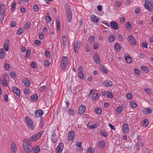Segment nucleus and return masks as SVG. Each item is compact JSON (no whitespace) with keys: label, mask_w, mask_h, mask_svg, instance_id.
Listing matches in <instances>:
<instances>
[{"label":"nucleus","mask_w":153,"mask_h":153,"mask_svg":"<svg viewBox=\"0 0 153 153\" xmlns=\"http://www.w3.org/2000/svg\"><path fill=\"white\" fill-rule=\"evenodd\" d=\"M30 141V140L25 139L23 141V147L25 152L27 153H31L33 150V147H32Z\"/></svg>","instance_id":"1"},{"label":"nucleus","mask_w":153,"mask_h":153,"mask_svg":"<svg viewBox=\"0 0 153 153\" xmlns=\"http://www.w3.org/2000/svg\"><path fill=\"white\" fill-rule=\"evenodd\" d=\"M65 10L67 20L69 22H71L72 19V12L69 4L67 3L66 4Z\"/></svg>","instance_id":"2"},{"label":"nucleus","mask_w":153,"mask_h":153,"mask_svg":"<svg viewBox=\"0 0 153 153\" xmlns=\"http://www.w3.org/2000/svg\"><path fill=\"white\" fill-rule=\"evenodd\" d=\"M6 7L4 4H0V23L2 24L4 18Z\"/></svg>","instance_id":"3"},{"label":"nucleus","mask_w":153,"mask_h":153,"mask_svg":"<svg viewBox=\"0 0 153 153\" xmlns=\"http://www.w3.org/2000/svg\"><path fill=\"white\" fill-rule=\"evenodd\" d=\"M43 132L42 131H40L37 132L30 137L29 138V140L31 142H36L41 137Z\"/></svg>","instance_id":"4"},{"label":"nucleus","mask_w":153,"mask_h":153,"mask_svg":"<svg viewBox=\"0 0 153 153\" xmlns=\"http://www.w3.org/2000/svg\"><path fill=\"white\" fill-rule=\"evenodd\" d=\"M145 4L144 5V7L150 12H152L153 9L149 6L150 5L153 9V1H150L149 0H145Z\"/></svg>","instance_id":"5"},{"label":"nucleus","mask_w":153,"mask_h":153,"mask_svg":"<svg viewBox=\"0 0 153 153\" xmlns=\"http://www.w3.org/2000/svg\"><path fill=\"white\" fill-rule=\"evenodd\" d=\"M25 122L28 127L31 130L33 129L34 128V125L32 120L26 116L25 117Z\"/></svg>","instance_id":"6"},{"label":"nucleus","mask_w":153,"mask_h":153,"mask_svg":"<svg viewBox=\"0 0 153 153\" xmlns=\"http://www.w3.org/2000/svg\"><path fill=\"white\" fill-rule=\"evenodd\" d=\"M68 64V59L67 57L63 56L61 62V66L62 68L65 70Z\"/></svg>","instance_id":"7"},{"label":"nucleus","mask_w":153,"mask_h":153,"mask_svg":"<svg viewBox=\"0 0 153 153\" xmlns=\"http://www.w3.org/2000/svg\"><path fill=\"white\" fill-rule=\"evenodd\" d=\"M63 148V144L62 143H60L56 149L55 153H61Z\"/></svg>","instance_id":"8"},{"label":"nucleus","mask_w":153,"mask_h":153,"mask_svg":"<svg viewBox=\"0 0 153 153\" xmlns=\"http://www.w3.org/2000/svg\"><path fill=\"white\" fill-rule=\"evenodd\" d=\"M110 26L111 28L116 30L118 29V25L117 23L115 21H111L110 23Z\"/></svg>","instance_id":"9"},{"label":"nucleus","mask_w":153,"mask_h":153,"mask_svg":"<svg viewBox=\"0 0 153 153\" xmlns=\"http://www.w3.org/2000/svg\"><path fill=\"white\" fill-rule=\"evenodd\" d=\"M128 39L129 42L131 45H135L136 44L135 39L132 35H130L128 37Z\"/></svg>","instance_id":"10"},{"label":"nucleus","mask_w":153,"mask_h":153,"mask_svg":"<svg viewBox=\"0 0 153 153\" xmlns=\"http://www.w3.org/2000/svg\"><path fill=\"white\" fill-rule=\"evenodd\" d=\"M75 135L74 132L73 131H71L69 133L68 137V140H73Z\"/></svg>","instance_id":"11"},{"label":"nucleus","mask_w":153,"mask_h":153,"mask_svg":"<svg viewBox=\"0 0 153 153\" xmlns=\"http://www.w3.org/2000/svg\"><path fill=\"white\" fill-rule=\"evenodd\" d=\"M93 59L94 61L97 64H98L100 62V60L98 54L96 53H95L93 57Z\"/></svg>","instance_id":"12"},{"label":"nucleus","mask_w":153,"mask_h":153,"mask_svg":"<svg viewBox=\"0 0 153 153\" xmlns=\"http://www.w3.org/2000/svg\"><path fill=\"white\" fill-rule=\"evenodd\" d=\"M12 91L15 93L17 96H20V91L16 86H14L12 88Z\"/></svg>","instance_id":"13"},{"label":"nucleus","mask_w":153,"mask_h":153,"mask_svg":"<svg viewBox=\"0 0 153 153\" xmlns=\"http://www.w3.org/2000/svg\"><path fill=\"white\" fill-rule=\"evenodd\" d=\"M85 105H81L79 108L78 112L80 114H82L85 110Z\"/></svg>","instance_id":"14"},{"label":"nucleus","mask_w":153,"mask_h":153,"mask_svg":"<svg viewBox=\"0 0 153 153\" xmlns=\"http://www.w3.org/2000/svg\"><path fill=\"white\" fill-rule=\"evenodd\" d=\"M11 150L12 152L13 153H15L17 150L16 145V144L14 142H12L11 144Z\"/></svg>","instance_id":"15"},{"label":"nucleus","mask_w":153,"mask_h":153,"mask_svg":"<svg viewBox=\"0 0 153 153\" xmlns=\"http://www.w3.org/2000/svg\"><path fill=\"white\" fill-rule=\"evenodd\" d=\"M57 139V137L56 134L55 133V132L54 131L52 135L51 138V141L53 143H55L56 142Z\"/></svg>","instance_id":"16"},{"label":"nucleus","mask_w":153,"mask_h":153,"mask_svg":"<svg viewBox=\"0 0 153 153\" xmlns=\"http://www.w3.org/2000/svg\"><path fill=\"white\" fill-rule=\"evenodd\" d=\"M103 84L105 86L108 87L112 86V82L107 80L103 82Z\"/></svg>","instance_id":"17"},{"label":"nucleus","mask_w":153,"mask_h":153,"mask_svg":"<svg viewBox=\"0 0 153 153\" xmlns=\"http://www.w3.org/2000/svg\"><path fill=\"white\" fill-rule=\"evenodd\" d=\"M80 45L78 42L76 41L74 44V52L76 53L79 49Z\"/></svg>","instance_id":"18"},{"label":"nucleus","mask_w":153,"mask_h":153,"mask_svg":"<svg viewBox=\"0 0 153 153\" xmlns=\"http://www.w3.org/2000/svg\"><path fill=\"white\" fill-rule=\"evenodd\" d=\"M35 115L36 117H40L42 116L43 114V112L41 110L36 111H35Z\"/></svg>","instance_id":"19"},{"label":"nucleus","mask_w":153,"mask_h":153,"mask_svg":"<svg viewBox=\"0 0 153 153\" xmlns=\"http://www.w3.org/2000/svg\"><path fill=\"white\" fill-rule=\"evenodd\" d=\"M91 19L92 21L95 22L97 23L98 22L99 19L95 15H92L91 16Z\"/></svg>","instance_id":"20"},{"label":"nucleus","mask_w":153,"mask_h":153,"mask_svg":"<svg viewBox=\"0 0 153 153\" xmlns=\"http://www.w3.org/2000/svg\"><path fill=\"white\" fill-rule=\"evenodd\" d=\"M123 131L125 132H127L129 131L128 125L126 124H124L123 126Z\"/></svg>","instance_id":"21"},{"label":"nucleus","mask_w":153,"mask_h":153,"mask_svg":"<svg viewBox=\"0 0 153 153\" xmlns=\"http://www.w3.org/2000/svg\"><path fill=\"white\" fill-rule=\"evenodd\" d=\"M9 40H7V42H6L4 44V47L5 51H7L9 50Z\"/></svg>","instance_id":"22"},{"label":"nucleus","mask_w":153,"mask_h":153,"mask_svg":"<svg viewBox=\"0 0 153 153\" xmlns=\"http://www.w3.org/2000/svg\"><path fill=\"white\" fill-rule=\"evenodd\" d=\"M143 112L145 114H150L151 113L152 110L151 109L149 108H146L144 109L143 110Z\"/></svg>","instance_id":"23"},{"label":"nucleus","mask_w":153,"mask_h":153,"mask_svg":"<svg viewBox=\"0 0 153 153\" xmlns=\"http://www.w3.org/2000/svg\"><path fill=\"white\" fill-rule=\"evenodd\" d=\"M23 83L26 86H30V82L27 78L23 79Z\"/></svg>","instance_id":"24"},{"label":"nucleus","mask_w":153,"mask_h":153,"mask_svg":"<svg viewBox=\"0 0 153 153\" xmlns=\"http://www.w3.org/2000/svg\"><path fill=\"white\" fill-rule=\"evenodd\" d=\"M38 99V96L36 94H34L31 97V101L34 102L37 100Z\"/></svg>","instance_id":"25"},{"label":"nucleus","mask_w":153,"mask_h":153,"mask_svg":"<svg viewBox=\"0 0 153 153\" xmlns=\"http://www.w3.org/2000/svg\"><path fill=\"white\" fill-rule=\"evenodd\" d=\"M115 38L116 36L115 35H111L109 37L108 41L110 42H112L115 39Z\"/></svg>","instance_id":"26"},{"label":"nucleus","mask_w":153,"mask_h":153,"mask_svg":"<svg viewBox=\"0 0 153 153\" xmlns=\"http://www.w3.org/2000/svg\"><path fill=\"white\" fill-rule=\"evenodd\" d=\"M4 51L3 48H1L0 49V58L2 59L4 56Z\"/></svg>","instance_id":"27"},{"label":"nucleus","mask_w":153,"mask_h":153,"mask_svg":"<svg viewBox=\"0 0 153 153\" xmlns=\"http://www.w3.org/2000/svg\"><path fill=\"white\" fill-rule=\"evenodd\" d=\"M56 29L58 31H59L61 26L60 22L59 19H57L56 22Z\"/></svg>","instance_id":"28"},{"label":"nucleus","mask_w":153,"mask_h":153,"mask_svg":"<svg viewBox=\"0 0 153 153\" xmlns=\"http://www.w3.org/2000/svg\"><path fill=\"white\" fill-rule=\"evenodd\" d=\"M141 68V70L146 73H148L149 71V68L145 66H142Z\"/></svg>","instance_id":"29"},{"label":"nucleus","mask_w":153,"mask_h":153,"mask_svg":"<svg viewBox=\"0 0 153 153\" xmlns=\"http://www.w3.org/2000/svg\"><path fill=\"white\" fill-rule=\"evenodd\" d=\"M91 98L94 100H96L98 98V94L96 93H94L92 94Z\"/></svg>","instance_id":"30"},{"label":"nucleus","mask_w":153,"mask_h":153,"mask_svg":"<svg viewBox=\"0 0 153 153\" xmlns=\"http://www.w3.org/2000/svg\"><path fill=\"white\" fill-rule=\"evenodd\" d=\"M122 108L121 106H119L117 107L116 111V112L117 114H119L122 112Z\"/></svg>","instance_id":"31"},{"label":"nucleus","mask_w":153,"mask_h":153,"mask_svg":"<svg viewBox=\"0 0 153 153\" xmlns=\"http://www.w3.org/2000/svg\"><path fill=\"white\" fill-rule=\"evenodd\" d=\"M89 123H88L87 124V126L88 127V128H89L90 129H93L94 128H96L98 126V124H95L94 125L91 126H89Z\"/></svg>","instance_id":"32"},{"label":"nucleus","mask_w":153,"mask_h":153,"mask_svg":"<svg viewBox=\"0 0 153 153\" xmlns=\"http://www.w3.org/2000/svg\"><path fill=\"white\" fill-rule=\"evenodd\" d=\"M40 148L38 146H37L34 148V150L33 153H39Z\"/></svg>","instance_id":"33"},{"label":"nucleus","mask_w":153,"mask_h":153,"mask_svg":"<svg viewBox=\"0 0 153 153\" xmlns=\"http://www.w3.org/2000/svg\"><path fill=\"white\" fill-rule=\"evenodd\" d=\"M78 76L81 79H84V76L83 75V72L82 71L79 72Z\"/></svg>","instance_id":"34"},{"label":"nucleus","mask_w":153,"mask_h":153,"mask_svg":"<svg viewBox=\"0 0 153 153\" xmlns=\"http://www.w3.org/2000/svg\"><path fill=\"white\" fill-rule=\"evenodd\" d=\"M114 48L115 49H116L117 50H119V51L121 49V47L120 45L118 43H116L114 45Z\"/></svg>","instance_id":"35"},{"label":"nucleus","mask_w":153,"mask_h":153,"mask_svg":"<svg viewBox=\"0 0 153 153\" xmlns=\"http://www.w3.org/2000/svg\"><path fill=\"white\" fill-rule=\"evenodd\" d=\"M101 70L105 73L107 74L108 73V71L106 68L103 66H101L100 67Z\"/></svg>","instance_id":"36"},{"label":"nucleus","mask_w":153,"mask_h":153,"mask_svg":"<svg viewBox=\"0 0 153 153\" xmlns=\"http://www.w3.org/2000/svg\"><path fill=\"white\" fill-rule=\"evenodd\" d=\"M125 58L126 61L127 63H130L131 62V59L129 56H127Z\"/></svg>","instance_id":"37"},{"label":"nucleus","mask_w":153,"mask_h":153,"mask_svg":"<svg viewBox=\"0 0 153 153\" xmlns=\"http://www.w3.org/2000/svg\"><path fill=\"white\" fill-rule=\"evenodd\" d=\"M142 124L143 126L146 127L148 125V120L147 119H144L142 121Z\"/></svg>","instance_id":"38"},{"label":"nucleus","mask_w":153,"mask_h":153,"mask_svg":"<svg viewBox=\"0 0 153 153\" xmlns=\"http://www.w3.org/2000/svg\"><path fill=\"white\" fill-rule=\"evenodd\" d=\"M30 24V22L29 21H27L26 22L25 26V29L27 30L29 27Z\"/></svg>","instance_id":"39"},{"label":"nucleus","mask_w":153,"mask_h":153,"mask_svg":"<svg viewBox=\"0 0 153 153\" xmlns=\"http://www.w3.org/2000/svg\"><path fill=\"white\" fill-rule=\"evenodd\" d=\"M4 68L6 71H8L10 68V66L9 64H6L4 65Z\"/></svg>","instance_id":"40"},{"label":"nucleus","mask_w":153,"mask_h":153,"mask_svg":"<svg viewBox=\"0 0 153 153\" xmlns=\"http://www.w3.org/2000/svg\"><path fill=\"white\" fill-rule=\"evenodd\" d=\"M131 106L133 108H134L137 107V105L134 101H131L130 102Z\"/></svg>","instance_id":"41"},{"label":"nucleus","mask_w":153,"mask_h":153,"mask_svg":"<svg viewBox=\"0 0 153 153\" xmlns=\"http://www.w3.org/2000/svg\"><path fill=\"white\" fill-rule=\"evenodd\" d=\"M33 9L35 12H36L39 10V8L37 5H34L33 6Z\"/></svg>","instance_id":"42"},{"label":"nucleus","mask_w":153,"mask_h":153,"mask_svg":"<svg viewBox=\"0 0 153 153\" xmlns=\"http://www.w3.org/2000/svg\"><path fill=\"white\" fill-rule=\"evenodd\" d=\"M100 133L103 136L106 137L107 136V133L105 131H103L102 130H100Z\"/></svg>","instance_id":"43"},{"label":"nucleus","mask_w":153,"mask_h":153,"mask_svg":"<svg viewBox=\"0 0 153 153\" xmlns=\"http://www.w3.org/2000/svg\"><path fill=\"white\" fill-rule=\"evenodd\" d=\"M45 19L47 22L51 21L52 20L50 16H46L45 18Z\"/></svg>","instance_id":"44"},{"label":"nucleus","mask_w":153,"mask_h":153,"mask_svg":"<svg viewBox=\"0 0 153 153\" xmlns=\"http://www.w3.org/2000/svg\"><path fill=\"white\" fill-rule=\"evenodd\" d=\"M24 32V30L22 28L20 27L17 33H18V34L19 35L20 34H21L23 33Z\"/></svg>","instance_id":"45"},{"label":"nucleus","mask_w":153,"mask_h":153,"mask_svg":"<svg viewBox=\"0 0 153 153\" xmlns=\"http://www.w3.org/2000/svg\"><path fill=\"white\" fill-rule=\"evenodd\" d=\"M95 111L98 114H100L102 112V110L100 108H95Z\"/></svg>","instance_id":"46"},{"label":"nucleus","mask_w":153,"mask_h":153,"mask_svg":"<svg viewBox=\"0 0 153 153\" xmlns=\"http://www.w3.org/2000/svg\"><path fill=\"white\" fill-rule=\"evenodd\" d=\"M16 4L15 2H13L11 4V11H14L15 9Z\"/></svg>","instance_id":"47"},{"label":"nucleus","mask_w":153,"mask_h":153,"mask_svg":"<svg viewBox=\"0 0 153 153\" xmlns=\"http://www.w3.org/2000/svg\"><path fill=\"white\" fill-rule=\"evenodd\" d=\"M46 88V87L45 86H42L39 89V90L41 92H44Z\"/></svg>","instance_id":"48"},{"label":"nucleus","mask_w":153,"mask_h":153,"mask_svg":"<svg viewBox=\"0 0 153 153\" xmlns=\"http://www.w3.org/2000/svg\"><path fill=\"white\" fill-rule=\"evenodd\" d=\"M82 143L80 142H78L76 143V146H77L80 147V149L82 150V148L81 147Z\"/></svg>","instance_id":"49"},{"label":"nucleus","mask_w":153,"mask_h":153,"mask_svg":"<svg viewBox=\"0 0 153 153\" xmlns=\"http://www.w3.org/2000/svg\"><path fill=\"white\" fill-rule=\"evenodd\" d=\"M145 91L147 93L151 94L152 93V90L150 88H147L145 89Z\"/></svg>","instance_id":"50"},{"label":"nucleus","mask_w":153,"mask_h":153,"mask_svg":"<svg viewBox=\"0 0 153 153\" xmlns=\"http://www.w3.org/2000/svg\"><path fill=\"white\" fill-rule=\"evenodd\" d=\"M4 77V80H9V77L8 75L6 74L5 73L3 74Z\"/></svg>","instance_id":"51"},{"label":"nucleus","mask_w":153,"mask_h":153,"mask_svg":"<svg viewBox=\"0 0 153 153\" xmlns=\"http://www.w3.org/2000/svg\"><path fill=\"white\" fill-rule=\"evenodd\" d=\"M126 97L127 98L129 99H131L133 97L132 95L130 93H128L126 95Z\"/></svg>","instance_id":"52"},{"label":"nucleus","mask_w":153,"mask_h":153,"mask_svg":"<svg viewBox=\"0 0 153 153\" xmlns=\"http://www.w3.org/2000/svg\"><path fill=\"white\" fill-rule=\"evenodd\" d=\"M85 49L86 51L88 52L90 51V47L88 45L86 44L85 45Z\"/></svg>","instance_id":"53"},{"label":"nucleus","mask_w":153,"mask_h":153,"mask_svg":"<svg viewBox=\"0 0 153 153\" xmlns=\"http://www.w3.org/2000/svg\"><path fill=\"white\" fill-rule=\"evenodd\" d=\"M94 151V149L91 148L88 149L87 152V153H93Z\"/></svg>","instance_id":"54"},{"label":"nucleus","mask_w":153,"mask_h":153,"mask_svg":"<svg viewBox=\"0 0 153 153\" xmlns=\"http://www.w3.org/2000/svg\"><path fill=\"white\" fill-rule=\"evenodd\" d=\"M99 145L100 146V148H103L104 147L105 143L103 142H101L99 143Z\"/></svg>","instance_id":"55"},{"label":"nucleus","mask_w":153,"mask_h":153,"mask_svg":"<svg viewBox=\"0 0 153 153\" xmlns=\"http://www.w3.org/2000/svg\"><path fill=\"white\" fill-rule=\"evenodd\" d=\"M30 52V50L29 49H28L27 50L25 56L26 58L28 57L29 56Z\"/></svg>","instance_id":"56"},{"label":"nucleus","mask_w":153,"mask_h":153,"mask_svg":"<svg viewBox=\"0 0 153 153\" xmlns=\"http://www.w3.org/2000/svg\"><path fill=\"white\" fill-rule=\"evenodd\" d=\"M142 45L143 47L147 48L148 47V44L146 42H143L142 43Z\"/></svg>","instance_id":"57"},{"label":"nucleus","mask_w":153,"mask_h":153,"mask_svg":"<svg viewBox=\"0 0 153 153\" xmlns=\"http://www.w3.org/2000/svg\"><path fill=\"white\" fill-rule=\"evenodd\" d=\"M99 46V44L98 43H95L93 45L94 48L96 50L97 49Z\"/></svg>","instance_id":"58"},{"label":"nucleus","mask_w":153,"mask_h":153,"mask_svg":"<svg viewBox=\"0 0 153 153\" xmlns=\"http://www.w3.org/2000/svg\"><path fill=\"white\" fill-rule=\"evenodd\" d=\"M94 39V37L93 36H90L89 38V40L90 42H93Z\"/></svg>","instance_id":"59"},{"label":"nucleus","mask_w":153,"mask_h":153,"mask_svg":"<svg viewBox=\"0 0 153 153\" xmlns=\"http://www.w3.org/2000/svg\"><path fill=\"white\" fill-rule=\"evenodd\" d=\"M31 66L33 68H36V63L35 62H32L31 63Z\"/></svg>","instance_id":"60"},{"label":"nucleus","mask_w":153,"mask_h":153,"mask_svg":"<svg viewBox=\"0 0 153 153\" xmlns=\"http://www.w3.org/2000/svg\"><path fill=\"white\" fill-rule=\"evenodd\" d=\"M126 27L127 28H129L130 29L132 27V25H131V24L129 22H128L126 23Z\"/></svg>","instance_id":"61"},{"label":"nucleus","mask_w":153,"mask_h":153,"mask_svg":"<svg viewBox=\"0 0 153 153\" xmlns=\"http://www.w3.org/2000/svg\"><path fill=\"white\" fill-rule=\"evenodd\" d=\"M107 97L110 98H112L113 97L112 94L110 92L108 91L107 92Z\"/></svg>","instance_id":"62"},{"label":"nucleus","mask_w":153,"mask_h":153,"mask_svg":"<svg viewBox=\"0 0 153 153\" xmlns=\"http://www.w3.org/2000/svg\"><path fill=\"white\" fill-rule=\"evenodd\" d=\"M134 71L135 74L138 75L140 74V71L139 70L136 68H134Z\"/></svg>","instance_id":"63"},{"label":"nucleus","mask_w":153,"mask_h":153,"mask_svg":"<svg viewBox=\"0 0 153 153\" xmlns=\"http://www.w3.org/2000/svg\"><path fill=\"white\" fill-rule=\"evenodd\" d=\"M35 43L37 45H41V43L40 41L38 40H36L35 41Z\"/></svg>","instance_id":"64"}]
</instances>
